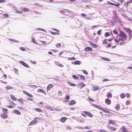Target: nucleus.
Returning <instances> with one entry per match:
<instances>
[{"label":"nucleus","instance_id":"nucleus-38","mask_svg":"<svg viewBox=\"0 0 132 132\" xmlns=\"http://www.w3.org/2000/svg\"><path fill=\"white\" fill-rule=\"evenodd\" d=\"M61 44L60 43H58L56 44V46L57 48H59L61 47Z\"/></svg>","mask_w":132,"mask_h":132},{"label":"nucleus","instance_id":"nucleus-39","mask_svg":"<svg viewBox=\"0 0 132 132\" xmlns=\"http://www.w3.org/2000/svg\"><path fill=\"white\" fill-rule=\"evenodd\" d=\"M32 42L34 43L35 44H37V43L35 41V38L34 37L32 38Z\"/></svg>","mask_w":132,"mask_h":132},{"label":"nucleus","instance_id":"nucleus-24","mask_svg":"<svg viewBox=\"0 0 132 132\" xmlns=\"http://www.w3.org/2000/svg\"><path fill=\"white\" fill-rule=\"evenodd\" d=\"M11 98L14 101H16L17 99L16 98L14 95H10Z\"/></svg>","mask_w":132,"mask_h":132},{"label":"nucleus","instance_id":"nucleus-62","mask_svg":"<svg viewBox=\"0 0 132 132\" xmlns=\"http://www.w3.org/2000/svg\"><path fill=\"white\" fill-rule=\"evenodd\" d=\"M100 113L101 114L102 116H107V115L106 114H105L104 115L103 113L101 112H100Z\"/></svg>","mask_w":132,"mask_h":132},{"label":"nucleus","instance_id":"nucleus-3","mask_svg":"<svg viewBox=\"0 0 132 132\" xmlns=\"http://www.w3.org/2000/svg\"><path fill=\"white\" fill-rule=\"evenodd\" d=\"M83 112L85 113L90 118H92L93 117V114L90 112L88 111H84Z\"/></svg>","mask_w":132,"mask_h":132},{"label":"nucleus","instance_id":"nucleus-23","mask_svg":"<svg viewBox=\"0 0 132 132\" xmlns=\"http://www.w3.org/2000/svg\"><path fill=\"white\" fill-rule=\"evenodd\" d=\"M120 108L119 104L118 103L117 104V106L115 107V109L117 111L119 110Z\"/></svg>","mask_w":132,"mask_h":132},{"label":"nucleus","instance_id":"nucleus-10","mask_svg":"<svg viewBox=\"0 0 132 132\" xmlns=\"http://www.w3.org/2000/svg\"><path fill=\"white\" fill-rule=\"evenodd\" d=\"M85 86V84L82 82L81 83L78 85L79 87L80 88H82Z\"/></svg>","mask_w":132,"mask_h":132},{"label":"nucleus","instance_id":"nucleus-37","mask_svg":"<svg viewBox=\"0 0 132 132\" xmlns=\"http://www.w3.org/2000/svg\"><path fill=\"white\" fill-rule=\"evenodd\" d=\"M29 86L31 87L32 88H37V86L34 85H30Z\"/></svg>","mask_w":132,"mask_h":132},{"label":"nucleus","instance_id":"nucleus-7","mask_svg":"<svg viewBox=\"0 0 132 132\" xmlns=\"http://www.w3.org/2000/svg\"><path fill=\"white\" fill-rule=\"evenodd\" d=\"M13 112L14 113L17 114L18 115L21 114V112L18 110L15 109L13 110Z\"/></svg>","mask_w":132,"mask_h":132},{"label":"nucleus","instance_id":"nucleus-25","mask_svg":"<svg viewBox=\"0 0 132 132\" xmlns=\"http://www.w3.org/2000/svg\"><path fill=\"white\" fill-rule=\"evenodd\" d=\"M93 90L95 91L98 90L99 89V87L97 86H94L93 87Z\"/></svg>","mask_w":132,"mask_h":132},{"label":"nucleus","instance_id":"nucleus-20","mask_svg":"<svg viewBox=\"0 0 132 132\" xmlns=\"http://www.w3.org/2000/svg\"><path fill=\"white\" fill-rule=\"evenodd\" d=\"M109 122L111 124H114L116 123V122L115 120H109Z\"/></svg>","mask_w":132,"mask_h":132},{"label":"nucleus","instance_id":"nucleus-41","mask_svg":"<svg viewBox=\"0 0 132 132\" xmlns=\"http://www.w3.org/2000/svg\"><path fill=\"white\" fill-rule=\"evenodd\" d=\"M76 59L74 57H72L71 58H69L68 59V60H75Z\"/></svg>","mask_w":132,"mask_h":132},{"label":"nucleus","instance_id":"nucleus-32","mask_svg":"<svg viewBox=\"0 0 132 132\" xmlns=\"http://www.w3.org/2000/svg\"><path fill=\"white\" fill-rule=\"evenodd\" d=\"M91 43L93 47L95 48L97 47V46L96 44H93L92 42H91Z\"/></svg>","mask_w":132,"mask_h":132},{"label":"nucleus","instance_id":"nucleus-35","mask_svg":"<svg viewBox=\"0 0 132 132\" xmlns=\"http://www.w3.org/2000/svg\"><path fill=\"white\" fill-rule=\"evenodd\" d=\"M107 39H105L104 40H103L102 42V43L103 44H106L108 43V42L106 41Z\"/></svg>","mask_w":132,"mask_h":132},{"label":"nucleus","instance_id":"nucleus-31","mask_svg":"<svg viewBox=\"0 0 132 132\" xmlns=\"http://www.w3.org/2000/svg\"><path fill=\"white\" fill-rule=\"evenodd\" d=\"M51 33L53 35H59V33L57 32H55L53 31H51Z\"/></svg>","mask_w":132,"mask_h":132},{"label":"nucleus","instance_id":"nucleus-47","mask_svg":"<svg viewBox=\"0 0 132 132\" xmlns=\"http://www.w3.org/2000/svg\"><path fill=\"white\" fill-rule=\"evenodd\" d=\"M2 109L3 111V112H6L8 111V110L6 108H3Z\"/></svg>","mask_w":132,"mask_h":132},{"label":"nucleus","instance_id":"nucleus-30","mask_svg":"<svg viewBox=\"0 0 132 132\" xmlns=\"http://www.w3.org/2000/svg\"><path fill=\"white\" fill-rule=\"evenodd\" d=\"M23 11L24 12L29 11V9L28 8L24 7L23 8Z\"/></svg>","mask_w":132,"mask_h":132},{"label":"nucleus","instance_id":"nucleus-58","mask_svg":"<svg viewBox=\"0 0 132 132\" xmlns=\"http://www.w3.org/2000/svg\"><path fill=\"white\" fill-rule=\"evenodd\" d=\"M88 98L89 100L91 101L94 102V100L93 99H92L91 98H90L89 97H88Z\"/></svg>","mask_w":132,"mask_h":132},{"label":"nucleus","instance_id":"nucleus-17","mask_svg":"<svg viewBox=\"0 0 132 132\" xmlns=\"http://www.w3.org/2000/svg\"><path fill=\"white\" fill-rule=\"evenodd\" d=\"M92 105L93 107L98 108L100 109L101 108V107L100 106L98 105L94 104H92Z\"/></svg>","mask_w":132,"mask_h":132},{"label":"nucleus","instance_id":"nucleus-45","mask_svg":"<svg viewBox=\"0 0 132 132\" xmlns=\"http://www.w3.org/2000/svg\"><path fill=\"white\" fill-rule=\"evenodd\" d=\"M113 33L114 34H118V31L116 30H113Z\"/></svg>","mask_w":132,"mask_h":132},{"label":"nucleus","instance_id":"nucleus-16","mask_svg":"<svg viewBox=\"0 0 132 132\" xmlns=\"http://www.w3.org/2000/svg\"><path fill=\"white\" fill-rule=\"evenodd\" d=\"M76 103V101L73 100H71L70 102L69 103V104L70 105H72L75 104Z\"/></svg>","mask_w":132,"mask_h":132},{"label":"nucleus","instance_id":"nucleus-19","mask_svg":"<svg viewBox=\"0 0 132 132\" xmlns=\"http://www.w3.org/2000/svg\"><path fill=\"white\" fill-rule=\"evenodd\" d=\"M67 82L69 85L70 86H76V85L75 84L69 81H68Z\"/></svg>","mask_w":132,"mask_h":132},{"label":"nucleus","instance_id":"nucleus-1","mask_svg":"<svg viewBox=\"0 0 132 132\" xmlns=\"http://www.w3.org/2000/svg\"><path fill=\"white\" fill-rule=\"evenodd\" d=\"M118 36L120 38L118 39H117L115 38H113L116 43H118L120 41H121L119 45H122L127 42H125V41L127 39V35L124 32L121 31H119Z\"/></svg>","mask_w":132,"mask_h":132},{"label":"nucleus","instance_id":"nucleus-40","mask_svg":"<svg viewBox=\"0 0 132 132\" xmlns=\"http://www.w3.org/2000/svg\"><path fill=\"white\" fill-rule=\"evenodd\" d=\"M109 36V33L108 32H106L104 34V36L106 37H107Z\"/></svg>","mask_w":132,"mask_h":132},{"label":"nucleus","instance_id":"nucleus-27","mask_svg":"<svg viewBox=\"0 0 132 132\" xmlns=\"http://www.w3.org/2000/svg\"><path fill=\"white\" fill-rule=\"evenodd\" d=\"M9 40L11 42L12 41V42H16V43H18V42H19L18 41V40H14V39H11V38H9Z\"/></svg>","mask_w":132,"mask_h":132},{"label":"nucleus","instance_id":"nucleus-5","mask_svg":"<svg viewBox=\"0 0 132 132\" xmlns=\"http://www.w3.org/2000/svg\"><path fill=\"white\" fill-rule=\"evenodd\" d=\"M20 63H21V64H22L24 66V67L28 68H29V66L26 63L22 61H21L20 62Z\"/></svg>","mask_w":132,"mask_h":132},{"label":"nucleus","instance_id":"nucleus-2","mask_svg":"<svg viewBox=\"0 0 132 132\" xmlns=\"http://www.w3.org/2000/svg\"><path fill=\"white\" fill-rule=\"evenodd\" d=\"M123 29L126 32L129 33L128 35L130 36L129 38V40H130V38L132 36V35L131 33V30L129 28H127L125 27H123Z\"/></svg>","mask_w":132,"mask_h":132},{"label":"nucleus","instance_id":"nucleus-42","mask_svg":"<svg viewBox=\"0 0 132 132\" xmlns=\"http://www.w3.org/2000/svg\"><path fill=\"white\" fill-rule=\"evenodd\" d=\"M82 71L86 75H87L88 74V72L86 70H82Z\"/></svg>","mask_w":132,"mask_h":132},{"label":"nucleus","instance_id":"nucleus-9","mask_svg":"<svg viewBox=\"0 0 132 132\" xmlns=\"http://www.w3.org/2000/svg\"><path fill=\"white\" fill-rule=\"evenodd\" d=\"M1 117L4 119H6L7 116V115L6 113H3L1 115Z\"/></svg>","mask_w":132,"mask_h":132},{"label":"nucleus","instance_id":"nucleus-50","mask_svg":"<svg viewBox=\"0 0 132 132\" xmlns=\"http://www.w3.org/2000/svg\"><path fill=\"white\" fill-rule=\"evenodd\" d=\"M127 97L128 98H129L130 96V94L127 93L126 94Z\"/></svg>","mask_w":132,"mask_h":132},{"label":"nucleus","instance_id":"nucleus-52","mask_svg":"<svg viewBox=\"0 0 132 132\" xmlns=\"http://www.w3.org/2000/svg\"><path fill=\"white\" fill-rule=\"evenodd\" d=\"M70 99V97L69 95H66L65 97V99L66 100H69Z\"/></svg>","mask_w":132,"mask_h":132},{"label":"nucleus","instance_id":"nucleus-6","mask_svg":"<svg viewBox=\"0 0 132 132\" xmlns=\"http://www.w3.org/2000/svg\"><path fill=\"white\" fill-rule=\"evenodd\" d=\"M105 102L107 104L109 105L111 104V101L108 98H107L105 99Z\"/></svg>","mask_w":132,"mask_h":132},{"label":"nucleus","instance_id":"nucleus-56","mask_svg":"<svg viewBox=\"0 0 132 132\" xmlns=\"http://www.w3.org/2000/svg\"><path fill=\"white\" fill-rule=\"evenodd\" d=\"M71 128L69 126H67L66 127V129L68 130H70L71 129Z\"/></svg>","mask_w":132,"mask_h":132},{"label":"nucleus","instance_id":"nucleus-28","mask_svg":"<svg viewBox=\"0 0 132 132\" xmlns=\"http://www.w3.org/2000/svg\"><path fill=\"white\" fill-rule=\"evenodd\" d=\"M72 77L73 78L75 79L78 80L79 79L78 77L76 75H72Z\"/></svg>","mask_w":132,"mask_h":132},{"label":"nucleus","instance_id":"nucleus-21","mask_svg":"<svg viewBox=\"0 0 132 132\" xmlns=\"http://www.w3.org/2000/svg\"><path fill=\"white\" fill-rule=\"evenodd\" d=\"M107 96L108 98H111L112 97V94L110 92L107 93Z\"/></svg>","mask_w":132,"mask_h":132},{"label":"nucleus","instance_id":"nucleus-12","mask_svg":"<svg viewBox=\"0 0 132 132\" xmlns=\"http://www.w3.org/2000/svg\"><path fill=\"white\" fill-rule=\"evenodd\" d=\"M53 85L52 84H50L48 85L47 88V90H50V89L53 88Z\"/></svg>","mask_w":132,"mask_h":132},{"label":"nucleus","instance_id":"nucleus-13","mask_svg":"<svg viewBox=\"0 0 132 132\" xmlns=\"http://www.w3.org/2000/svg\"><path fill=\"white\" fill-rule=\"evenodd\" d=\"M23 92L26 94V95L28 96V97H32L33 96L31 94L29 93H28L27 92L25 91H23Z\"/></svg>","mask_w":132,"mask_h":132},{"label":"nucleus","instance_id":"nucleus-53","mask_svg":"<svg viewBox=\"0 0 132 132\" xmlns=\"http://www.w3.org/2000/svg\"><path fill=\"white\" fill-rule=\"evenodd\" d=\"M30 61L31 62V63L34 64H36V62L34 61H32L31 60H30Z\"/></svg>","mask_w":132,"mask_h":132},{"label":"nucleus","instance_id":"nucleus-44","mask_svg":"<svg viewBox=\"0 0 132 132\" xmlns=\"http://www.w3.org/2000/svg\"><path fill=\"white\" fill-rule=\"evenodd\" d=\"M103 60L104 61H110V60L107 58H103Z\"/></svg>","mask_w":132,"mask_h":132},{"label":"nucleus","instance_id":"nucleus-29","mask_svg":"<svg viewBox=\"0 0 132 132\" xmlns=\"http://www.w3.org/2000/svg\"><path fill=\"white\" fill-rule=\"evenodd\" d=\"M5 88L7 90H8L10 89H11L13 88V87H11L10 86H7L5 87Z\"/></svg>","mask_w":132,"mask_h":132},{"label":"nucleus","instance_id":"nucleus-48","mask_svg":"<svg viewBox=\"0 0 132 132\" xmlns=\"http://www.w3.org/2000/svg\"><path fill=\"white\" fill-rule=\"evenodd\" d=\"M18 101L22 104H23V102L22 100L21 99H19L18 100Z\"/></svg>","mask_w":132,"mask_h":132},{"label":"nucleus","instance_id":"nucleus-60","mask_svg":"<svg viewBox=\"0 0 132 132\" xmlns=\"http://www.w3.org/2000/svg\"><path fill=\"white\" fill-rule=\"evenodd\" d=\"M108 81V79L107 78H104L102 80L103 82L107 81Z\"/></svg>","mask_w":132,"mask_h":132},{"label":"nucleus","instance_id":"nucleus-43","mask_svg":"<svg viewBox=\"0 0 132 132\" xmlns=\"http://www.w3.org/2000/svg\"><path fill=\"white\" fill-rule=\"evenodd\" d=\"M99 132H109L108 131L100 129L99 130Z\"/></svg>","mask_w":132,"mask_h":132},{"label":"nucleus","instance_id":"nucleus-57","mask_svg":"<svg viewBox=\"0 0 132 132\" xmlns=\"http://www.w3.org/2000/svg\"><path fill=\"white\" fill-rule=\"evenodd\" d=\"M120 5V4L119 3H117V4H115V6L116 7H119V6Z\"/></svg>","mask_w":132,"mask_h":132},{"label":"nucleus","instance_id":"nucleus-59","mask_svg":"<svg viewBox=\"0 0 132 132\" xmlns=\"http://www.w3.org/2000/svg\"><path fill=\"white\" fill-rule=\"evenodd\" d=\"M16 13H17L21 14L22 13V11H17L16 12Z\"/></svg>","mask_w":132,"mask_h":132},{"label":"nucleus","instance_id":"nucleus-11","mask_svg":"<svg viewBox=\"0 0 132 132\" xmlns=\"http://www.w3.org/2000/svg\"><path fill=\"white\" fill-rule=\"evenodd\" d=\"M37 92H40L44 94L45 95H46L45 92L43 89H39L37 90Z\"/></svg>","mask_w":132,"mask_h":132},{"label":"nucleus","instance_id":"nucleus-22","mask_svg":"<svg viewBox=\"0 0 132 132\" xmlns=\"http://www.w3.org/2000/svg\"><path fill=\"white\" fill-rule=\"evenodd\" d=\"M109 128L112 131H114L117 129L116 128L112 126H110Z\"/></svg>","mask_w":132,"mask_h":132},{"label":"nucleus","instance_id":"nucleus-8","mask_svg":"<svg viewBox=\"0 0 132 132\" xmlns=\"http://www.w3.org/2000/svg\"><path fill=\"white\" fill-rule=\"evenodd\" d=\"M84 50L85 51L87 52L89 51H91L93 50L92 49L91 47H87L85 48Z\"/></svg>","mask_w":132,"mask_h":132},{"label":"nucleus","instance_id":"nucleus-61","mask_svg":"<svg viewBox=\"0 0 132 132\" xmlns=\"http://www.w3.org/2000/svg\"><path fill=\"white\" fill-rule=\"evenodd\" d=\"M6 2L5 0H0V3H2Z\"/></svg>","mask_w":132,"mask_h":132},{"label":"nucleus","instance_id":"nucleus-55","mask_svg":"<svg viewBox=\"0 0 132 132\" xmlns=\"http://www.w3.org/2000/svg\"><path fill=\"white\" fill-rule=\"evenodd\" d=\"M130 103V102L128 100H127L126 102V105H128Z\"/></svg>","mask_w":132,"mask_h":132},{"label":"nucleus","instance_id":"nucleus-33","mask_svg":"<svg viewBox=\"0 0 132 132\" xmlns=\"http://www.w3.org/2000/svg\"><path fill=\"white\" fill-rule=\"evenodd\" d=\"M79 76L80 78L81 79L83 80H84L85 79V78L84 76H83L81 75H79Z\"/></svg>","mask_w":132,"mask_h":132},{"label":"nucleus","instance_id":"nucleus-46","mask_svg":"<svg viewBox=\"0 0 132 132\" xmlns=\"http://www.w3.org/2000/svg\"><path fill=\"white\" fill-rule=\"evenodd\" d=\"M20 50L23 51H25L26 50V49L24 47H21L20 48Z\"/></svg>","mask_w":132,"mask_h":132},{"label":"nucleus","instance_id":"nucleus-49","mask_svg":"<svg viewBox=\"0 0 132 132\" xmlns=\"http://www.w3.org/2000/svg\"><path fill=\"white\" fill-rule=\"evenodd\" d=\"M80 64V62L78 61H76L75 63V64Z\"/></svg>","mask_w":132,"mask_h":132},{"label":"nucleus","instance_id":"nucleus-54","mask_svg":"<svg viewBox=\"0 0 132 132\" xmlns=\"http://www.w3.org/2000/svg\"><path fill=\"white\" fill-rule=\"evenodd\" d=\"M37 30H41V31H43L44 32H46V31L44 29H42V28H37Z\"/></svg>","mask_w":132,"mask_h":132},{"label":"nucleus","instance_id":"nucleus-15","mask_svg":"<svg viewBox=\"0 0 132 132\" xmlns=\"http://www.w3.org/2000/svg\"><path fill=\"white\" fill-rule=\"evenodd\" d=\"M100 110H102L103 112L106 113H108L110 112L109 111H108L106 109L102 108L101 107Z\"/></svg>","mask_w":132,"mask_h":132},{"label":"nucleus","instance_id":"nucleus-18","mask_svg":"<svg viewBox=\"0 0 132 132\" xmlns=\"http://www.w3.org/2000/svg\"><path fill=\"white\" fill-rule=\"evenodd\" d=\"M121 130L123 132H127L128 130L126 129L125 127L124 126L122 127Z\"/></svg>","mask_w":132,"mask_h":132},{"label":"nucleus","instance_id":"nucleus-14","mask_svg":"<svg viewBox=\"0 0 132 132\" xmlns=\"http://www.w3.org/2000/svg\"><path fill=\"white\" fill-rule=\"evenodd\" d=\"M67 118L65 117H63L61 118L60 119V121L62 122H64L65 121L67 120Z\"/></svg>","mask_w":132,"mask_h":132},{"label":"nucleus","instance_id":"nucleus-4","mask_svg":"<svg viewBox=\"0 0 132 132\" xmlns=\"http://www.w3.org/2000/svg\"><path fill=\"white\" fill-rule=\"evenodd\" d=\"M38 122V121L36 120H34L32 121L29 124V126H31L35 125Z\"/></svg>","mask_w":132,"mask_h":132},{"label":"nucleus","instance_id":"nucleus-26","mask_svg":"<svg viewBox=\"0 0 132 132\" xmlns=\"http://www.w3.org/2000/svg\"><path fill=\"white\" fill-rule=\"evenodd\" d=\"M35 110L36 111L39 112H43V111L41 109H39V108H36L35 109Z\"/></svg>","mask_w":132,"mask_h":132},{"label":"nucleus","instance_id":"nucleus-63","mask_svg":"<svg viewBox=\"0 0 132 132\" xmlns=\"http://www.w3.org/2000/svg\"><path fill=\"white\" fill-rule=\"evenodd\" d=\"M81 15L83 17H85L86 16V15L84 13H82L81 14Z\"/></svg>","mask_w":132,"mask_h":132},{"label":"nucleus","instance_id":"nucleus-36","mask_svg":"<svg viewBox=\"0 0 132 132\" xmlns=\"http://www.w3.org/2000/svg\"><path fill=\"white\" fill-rule=\"evenodd\" d=\"M101 30L100 29V30L98 31L97 32V34L99 35V36L101 35Z\"/></svg>","mask_w":132,"mask_h":132},{"label":"nucleus","instance_id":"nucleus-51","mask_svg":"<svg viewBox=\"0 0 132 132\" xmlns=\"http://www.w3.org/2000/svg\"><path fill=\"white\" fill-rule=\"evenodd\" d=\"M111 46V44L110 43H108L106 46V47L109 48Z\"/></svg>","mask_w":132,"mask_h":132},{"label":"nucleus","instance_id":"nucleus-34","mask_svg":"<svg viewBox=\"0 0 132 132\" xmlns=\"http://www.w3.org/2000/svg\"><path fill=\"white\" fill-rule=\"evenodd\" d=\"M120 96L121 98H123L125 97V96L124 93H122L120 94Z\"/></svg>","mask_w":132,"mask_h":132},{"label":"nucleus","instance_id":"nucleus-64","mask_svg":"<svg viewBox=\"0 0 132 132\" xmlns=\"http://www.w3.org/2000/svg\"><path fill=\"white\" fill-rule=\"evenodd\" d=\"M81 115L82 116H83L84 117H86V115L84 114V113H82L81 114Z\"/></svg>","mask_w":132,"mask_h":132}]
</instances>
